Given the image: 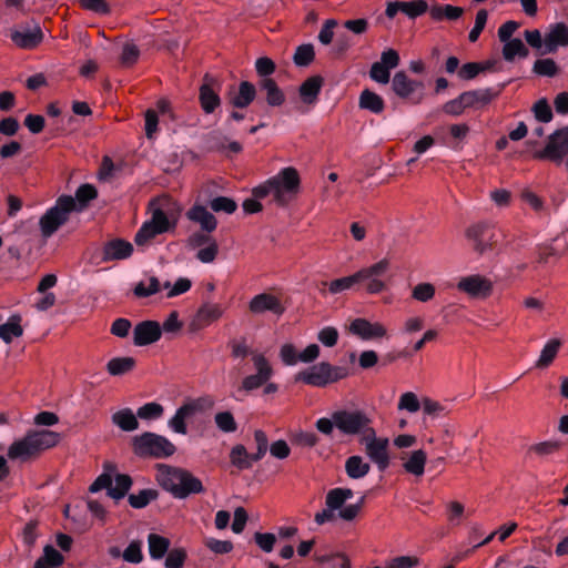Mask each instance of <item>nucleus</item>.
Instances as JSON below:
<instances>
[{
  "mask_svg": "<svg viewBox=\"0 0 568 568\" xmlns=\"http://www.w3.org/2000/svg\"><path fill=\"white\" fill-rule=\"evenodd\" d=\"M248 310L253 314H262L272 312L276 315H282L285 311L281 300L270 293H261L255 295L248 303Z\"/></svg>",
  "mask_w": 568,
  "mask_h": 568,
  "instance_id": "23",
  "label": "nucleus"
},
{
  "mask_svg": "<svg viewBox=\"0 0 568 568\" xmlns=\"http://www.w3.org/2000/svg\"><path fill=\"white\" fill-rule=\"evenodd\" d=\"M251 361L254 373L245 376L240 386V390H244L246 393L262 387L266 382L271 381L274 375L273 366L263 353L258 351L251 353Z\"/></svg>",
  "mask_w": 568,
  "mask_h": 568,
  "instance_id": "11",
  "label": "nucleus"
},
{
  "mask_svg": "<svg viewBox=\"0 0 568 568\" xmlns=\"http://www.w3.org/2000/svg\"><path fill=\"white\" fill-rule=\"evenodd\" d=\"M133 246L130 242L114 239L105 243L103 247V261L124 260L131 256Z\"/></svg>",
  "mask_w": 568,
  "mask_h": 568,
  "instance_id": "29",
  "label": "nucleus"
},
{
  "mask_svg": "<svg viewBox=\"0 0 568 568\" xmlns=\"http://www.w3.org/2000/svg\"><path fill=\"white\" fill-rule=\"evenodd\" d=\"M466 109H468V108L466 105V100H465L464 93L458 95L456 99H453V100L446 102L443 105V111L445 113H447L449 115H454V116L463 114Z\"/></svg>",
  "mask_w": 568,
  "mask_h": 568,
  "instance_id": "58",
  "label": "nucleus"
},
{
  "mask_svg": "<svg viewBox=\"0 0 568 568\" xmlns=\"http://www.w3.org/2000/svg\"><path fill=\"white\" fill-rule=\"evenodd\" d=\"M255 87L248 81H242L239 85V92L230 98V102L235 108H246L255 99Z\"/></svg>",
  "mask_w": 568,
  "mask_h": 568,
  "instance_id": "33",
  "label": "nucleus"
},
{
  "mask_svg": "<svg viewBox=\"0 0 568 568\" xmlns=\"http://www.w3.org/2000/svg\"><path fill=\"white\" fill-rule=\"evenodd\" d=\"M535 156L557 164L565 162L568 170V128L551 134L545 149Z\"/></svg>",
  "mask_w": 568,
  "mask_h": 568,
  "instance_id": "15",
  "label": "nucleus"
},
{
  "mask_svg": "<svg viewBox=\"0 0 568 568\" xmlns=\"http://www.w3.org/2000/svg\"><path fill=\"white\" fill-rule=\"evenodd\" d=\"M135 367V359L130 356L114 357L106 364V371L112 376H120L131 372Z\"/></svg>",
  "mask_w": 568,
  "mask_h": 568,
  "instance_id": "40",
  "label": "nucleus"
},
{
  "mask_svg": "<svg viewBox=\"0 0 568 568\" xmlns=\"http://www.w3.org/2000/svg\"><path fill=\"white\" fill-rule=\"evenodd\" d=\"M214 422L216 427L224 433H233L237 428L234 416L230 412H220L215 415Z\"/></svg>",
  "mask_w": 568,
  "mask_h": 568,
  "instance_id": "53",
  "label": "nucleus"
},
{
  "mask_svg": "<svg viewBox=\"0 0 568 568\" xmlns=\"http://www.w3.org/2000/svg\"><path fill=\"white\" fill-rule=\"evenodd\" d=\"M134 452L142 456H153L164 458L172 456L176 448L166 437L154 434L144 433L133 439Z\"/></svg>",
  "mask_w": 568,
  "mask_h": 568,
  "instance_id": "9",
  "label": "nucleus"
},
{
  "mask_svg": "<svg viewBox=\"0 0 568 568\" xmlns=\"http://www.w3.org/2000/svg\"><path fill=\"white\" fill-rule=\"evenodd\" d=\"M77 210V202L72 196H60L54 206L49 209L39 221L41 235L44 239L53 235L60 226L69 220L70 213Z\"/></svg>",
  "mask_w": 568,
  "mask_h": 568,
  "instance_id": "6",
  "label": "nucleus"
},
{
  "mask_svg": "<svg viewBox=\"0 0 568 568\" xmlns=\"http://www.w3.org/2000/svg\"><path fill=\"white\" fill-rule=\"evenodd\" d=\"M349 333L364 341L387 337V328L379 322H369L366 318H356L349 324Z\"/></svg>",
  "mask_w": 568,
  "mask_h": 568,
  "instance_id": "20",
  "label": "nucleus"
},
{
  "mask_svg": "<svg viewBox=\"0 0 568 568\" xmlns=\"http://www.w3.org/2000/svg\"><path fill=\"white\" fill-rule=\"evenodd\" d=\"M419 565L416 556H398L386 562L385 568H415Z\"/></svg>",
  "mask_w": 568,
  "mask_h": 568,
  "instance_id": "60",
  "label": "nucleus"
},
{
  "mask_svg": "<svg viewBox=\"0 0 568 568\" xmlns=\"http://www.w3.org/2000/svg\"><path fill=\"white\" fill-rule=\"evenodd\" d=\"M158 493L153 489H143L138 494L129 496V504L131 507L140 509L148 506L152 500L156 499Z\"/></svg>",
  "mask_w": 568,
  "mask_h": 568,
  "instance_id": "49",
  "label": "nucleus"
},
{
  "mask_svg": "<svg viewBox=\"0 0 568 568\" xmlns=\"http://www.w3.org/2000/svg\"><path fill=\"white\" fill-rule=\"evenodd\" d=\"M403 468L406 473L412 474L416 477H422L425 473V465L427 462V455L423 449H417L403 458Z\"/></svg>",
  "mask_w": 568,
  "mask_h": 568,
  "instance_id": "32",
  "label": "nucleus"
},
{
  "mask_svg": "<svg viewBox=\"0 0 568 568\" xmlns=\"http://www.w3.org/2000/svg\"><path fill=\"white\" fill-rule=\"evenodd\" d=\"M428 9V4L425 0H414V1H394L388 2L385 14L393 19L398 12L406 14L407 17L414 19L422 14H424Z\"/></svg>",
  "mask_w": 568,
  "mask_h": 568,
  "instance_id": "22",
  "label": "nucleus"
},
{
  "mask_svg": "<svg viewBox=\"0 0 568 568\" xmlns=\"http://www.w3.org/2000/svg\"><path fill=\"white\" fill-rule=\"evenodd\" d=\"M358 104L359 108L376 114L382 113L385 108L383 98L371 90L362 91Z\"/></svg>",
  "mask_w": 568,
  "mask_h": 568,
  "instance_id": "37",
  "label": "nucleus"
},
{
  "mask_svg": "<svg viewBox=\"0 0 568 568\" xmlns=\"http://www.w3.org/2000/svg\"><path fill=\"white\" fill-rule=\"evenodd\" d=\"M212 406L213 400L209 397H199L187 400L180 406L175 414L169 419V427L176 434L185 435L187 433L186 420Z\"/></svg>",
  "mask_w": 568,
  "mask_h": 568,
  "instance_id": "12",
  "label": "nucleus"
},
{
  "mask_svg": "<svg viewBox=\"0 0 568 568\" xmlns=\"http://www.w3.org/2000/svg\"><path fill=\"white\" fill-rule=\"evenodd\" d=\"M254 440L256 443V453L252 454V459L257 462L266 454L268 440L266 434L261 429L255 430Z\"/></svg>",
  "mask_w": 568,
  "mask_h": 568,
  "instance_id": "61",
  "label": "nucleus"
},
{
  "mask_svg": "<svg viewBox=\"0 0 568 568\" xmlns=\"http://www.w3.org/2000/svg\"><path fill=\"white\" fill-rule=\"evenodd\" d=\"M254 540L264 552H271L276 542V536L271 532H255Z\"/></svg>",
  "mask_w": 568,
  "mask_h": 568,
  "instance_id": "62",
  "label": "nucleus"
},
{
  "mask_svg": "<svg viewBox=\"0 0 568 568\" xmlns=\"http://www.w3.org/2000/svg\"><path fill=\"white\" fill-rule=\"evenodd\" d=\"M115 467L112 465L105 466V473L101 474L90 486L91 493H97L101 489H108V495L114 499H121L125 496L132 486V479L129 475L116 474L112 477Z\"/></svg>",
  "mask_w": 568,
  "mask_h": 568,
  "instance_id": "10",
  "label": "nucleus"
},
{
  "mask_svg": "<svg viewBox=\"0 0 568 568\" xmlns=\"http://www.w3.org/2000/svg\"><path fill=\"white\" fill-rule=\"evenodd\" d=\"M224 313L225 308L220 303L203 302L190 320L189 328L191 332L202 331L220 321Z\"/></svg>",
  "mask_w": 568,
  "mask_h": 568,
  "instance_id": "17",
  "label": "nucleus"
},
{
  "mask_svg": "<svg viewBox=\"0 0 568 568\" xmlns=\"http://www.w3.org/2000/svg\"><path fill=\"white\" fill-rule=\"evenodd\" d=\"M163 413L164 408L161 404L151 402L141 406L136 412V416L141 419L151 420L160 418Z\"/></svg>",
  "mask_w": 568,
  "mask_h": 568,
  "instance_id": "52",
  "label": "nucleus"
},
{
  "mask_svg": "<svg viewBox=\"0 0 568 568\" xmlns=\"http://www.w3.org/2000/svg\"><path fill=\"white\" fill-rule=\"evenodd\" d=\"M43 34L40 27L36 26L33 29H19L13 28L10 31V39L16 47L20 49L30 50L42 41Z\"/></svg>",
  "mask_w": 568,
  "mask_h": 568,
  "instance_id": "24",
  "label": "nucleus"
},
{
  "mask_svg": "<svg viewBox=\"0 0 568 568\" xmlns=\"http://www.w3.org/2000/svg\"><path fill=\"white\" fill-rule=\"evenodd\" d=\"M534 71L539 75L554 77L558 72V67L552 59H540L535 62Z\"/></svg>",
  "mask_w": 568,
  "mask_h": 568,
  "instance_id": "57",
  "label": "nucleus"
},
{
  "mask_svg": "<svg viewBox=\"0 0 568 568\" xmlns=\"http://www.w3.org/2000/svg\"><path fill=\"white\" fill-rule=\"evenodd\" d=\"M560 448V444L556 440H546L529 446L527 454L535 457H546L555 454Z\"/></svg>",
  "mask_w": 568,
  "mask_h": 568,
  "instance_id": "46",
  "label": "nucleus"
},
{
  "mask_svg": "<svg viewBox=\"0 0 568 568\" xmlns=\"http://www.w3.org/2000/svg\"><path fill=\"white\" fill-rule=\"evenodd\" d=\"M390 268V261L384 257L374 264L362 267L355 272L357 286L367 294L376 295L387 290V273Z\"/></svg>",
  "mask_w": 568,
  "mask_h": 568,
  "instance_id": "5",
  "label": "nucleus"
},
{
  "mask_svg": "<svg viewBox=\"0 0 568 568\" xmlns=\"http://www.w3.org/2000/svg\"><path fill=\"white\" fill-rule=\"evenodd\" d=\"M546 52H555L558 47H568V27L558 22L549 26L544 38Z\"/></svg>",
  "mask_w": 568,
  "mask_h": 568,
  "instance_id": "25",
  "label": "nucleus"
},
{
  "mask_svg": "<svg viewBox=\"0 0 568 568\" xmlns=\"http://www.w3.org/2000/svg\"><path fill=\"white\" fill-rule=\"evenodd\" d=\"M301 191V176L293 166H286L271 176L265 182L253 189L254 197L264 199L270 196L277 206H287Z\"/></svg>",
  "mask_w": 568,
  "mask_h": 568,
  "instance_id": "1",
  "label": "nucleus"
},
{
  "mask_svg": "<svg viewBox=\"0 0 568 568\" xmlns=\"http://www.w3.org/2000/svg\"><path fill=\"white\" fill-rule=\"evenodd\" d=\"M112 423L124 432H133L139 428L136 415L130 408H123L115 412L112 417Z\"/></svg>",
  "mask_w": 568,
  "mask_h": 568,
  "instance_id": "35",
  "label": "nucleus"
},
{
  "mask_svg": "<svg viewBox=\"0 0 568 568\" xmlns=\"http://www.w3.org/2000/svg\"><path fill=\"white\" fill-rule=\"evenodd\" d=\"M209 205L216 213L223 212L226 214H232L237 209L236 202L227 196L214 197L209 202Z\"/></svg>",
  "mask_w": 568,
  "mask_h": 568,
  "instance_id": "51",
  "label": "nucleus"
},
{
  "mask_svg": "<svg viewBox=\"0 0 568 568\" xmlns=\"http://www.w3.org/2000/svg\"><path fill=\"white\" fill-rule=\"evenodd\" d=\"M371 470V465L362 456L354 455L346 459L345 471L352 479L365 477Z\"/></svg>",
  "mask_w": 568,
  "mask_h": 568,
  "instance_id": "34",
  "label": "nucleus"
},
{
  "mask_svg": "<svg viewBox=\"0 0 568 568\" xmlns=\"http://www.w3.org/2000/svg\"><path fill=\"white\" fill-rule=\"evenodd\" d=\"M323 85V78L313 75L307 78L300 87V97L302 101L308 105L317 101L318 94Z\"/></svg>",
  "mask_w": 568,
  "mask_h": 568,
  "instance_id": "30",
  "label": "nucleus"
},
{
  "mask_svg": "<svg viewBox=\"0 0 568 568\" xmlns=\"http://www.w3.org/2000/svg\"><path fill=\"white\" fill-rule=\"evenodd\" d=\"M354 496L349 488H333L325 497V508L316 513L314 520L317 525L334 521L337 518L344 521H353L362 510L363 499L356 504L345 505Z\"/></svg>",
  "mask_w": 568,
  "mask_h": 568,
  "instance_id": "3",
  "label": "nucleus"
},
{
  "mask_svg": "<svg viewBox=\"0 0 568 568\" xmlns=\"http://www.w3.org/2000/svg\"><path fill=\"white\" fill-rule=\"evenodd\" d=\"M159 234L160 233L149 222H145L135 234L134 241L136 245L142 246L148 244Z\"/></svg>",
  "mask_w": 568,
  "mask_h": 568,
  "instance_id": "59",
  "label": "nucleus"
},
{
  "mask_svg": "<svg viewBox=\"0 0 568 568\" xmlns=\"http://www.w3.org/2000/svg\"><path fill=\"white\" fill-rule=\"evenodd\" d=\"M422 407L424 414L433 418H438L440 416L446 415L445 406L442 403L429 397H424L422 399Z\"/></svg>",
  "mask_w": 568,
  "mask_h": 568,
  "instance_id": "54",
  "label": "nucleus"
},
{
  "mask_svg": "<svg viewBox=\"0 0 568 568\" xmlns=\"http://www.w3.org/2000/svg\"><path fill=\"white\" fill-rule=\"evenodd\" d=\"M399 54L394 49H387L382 52L381 60L372 64L369 75L377 83L386 84L389 82L390 70L398 67Z\"/></svg>",
  "mask_w": 568,
  "mask_h": 568,
  "instance_id": "19",
  "label": "nucleus"
},
{
  "mask_svg": "<svg viewBox=\"0 0 568 568\" xmlns=\"http://www.w3.org/2000/svg\"><path fill=\"white\" fill-rule=\"evenodd\" d=\"M21 322L22 317L20 314H12L6 323L0 325V338L6 344H10L14 338H19L23 335L24 331Z\"/></svg>",
  "mask_w": 568,
  "mask_h": 568,
  "instance_id": "31",
  "label": "nucleus"
},
{
  "mask_svg": "<svg viewBox=\"0 0 568 568\" xmlns=\"http://www.w3.org/2000/svg\"><path fill=\"white\" fill-rule=\"evenodd\" d=\"M359 443L364 445L367 457L384 470L389 465L388 447L389 440L386 437H378L374 428L365 436L359 438Z\"/></svg>",
  "mask_w": 568,
  "mask_h": 568,
  "instance_id": "14",
  "label": "nucleus"
},
{
  "mask_svg": "<svg viewBox=\"0 0 568 568\" xmlns=\"http://www.w3.org/2000/svg\"><path fill=\"white\" fill-rule=\"evenodd\" d=\"M336 428L347 436H365L372 427V418L362 409H338L332 414Z\"/></svg>",
  "mask_w": 568,
  "mask_h": 568,
  "instance_id": "8",
  "label": "nucleus"
},
{
  "mask_svg": "<svg viewBox=\"0 0 568 568\" xmlns=\"http://www.w3.org/2000/svg\"><path fill=\"white\" fill-rule=\"evenodd\" d=\"M162 329L155 321H143L133 328V343L136 346H145L161 338Z\"/></svg>",
  "mask_w": 568,
  "mask_h": 568,
  "instance_id": "21",
  "label": "nucleus"
},
{
  "mask_svg": "<svg viewBox=\"0 0 568 568\" xmlns=\"http://www.w3.org/2000/svg\"><path fill=\"white\" fill-rule=\"evenodd\" d=\"M39 559L44 560L51 568L58 567L63 562V556L50 545L44 547L43 556Z\"/></svg>",
  "mask_w": 568,
  "mask_h": 568,
  "instance_id": "63",
  "label": "nucleus"
},
{
  "mask_svg": "<svg viewBox=\"0 0 568 568\" xmlns=\"http://www.w3.org/2000/svg\"><path fill=\"white\" fill-rule=\"evenodd\" d=\"M344 377L339 368L328 363H320L312 366L308 371L302 372L297 376V381H302L308 385L322 387L329 383L336 382Z\"/></svg>",
  "mask_w": 568,
  "mask_h": 568,
  "instance_id": "16",
  "label": "nucleus"
},
{
  "mask_svg": "<svg viewBox=\"0 0 568 568\" xmlns=\"http://www.w3.org/2000/svg\"><path fill=\"white\" fill-rule=\"evenodd\" d=\"M161 290V285H160V282L156 277H150L148 280V282H139L134 290H133V293L136 297H148V296H151L153 294H156L158 292H160Z\"/></svg>",
  "mask_w": 568,
  "mask_h": 568,
  "instance_id": "48",
  "label": "nucleus"
},
{
  "mask_svg": "<svg viewBox=\"0 0 568 568\" xmlns=\"http://www.w3.org/2000/svg\"><path fill=\"white\" fill-rule=\"evenodd\" d=\"M468 109H483L494 101L500 93V90L490 88L478 89L463 92Z\"/></svg>",
  "mask_w": 568,
  "mask_h": 568,
  "instance_id": "27",
  "label": "nucleus"
},
{
  "mask_svg": "<svg viewBox=\"0 0 568 568\" xmlns=\"http://www.w3.org/2000/svg\"><path fill=\"white\" fill-rule=\"evenodd\" d=\"M262 90L266 92V101L272 106H278L284 103L285 97L276 82L271 78H265L260 82Z\"/></svg>",
  "mask_w": 568,
  "mask_h": 568,
  "instance_id": "38",
  "label": "nucleus"
},
{
  "mask_svg": "<svg viewBox=\"0 0 568 568\" xmlns=\"http://www.w3.org/2000/svg\"><path fill=\"white\" fill-rule=\"evenodd\" d=\"M186 217L199 224L205 232H213L217 226L215 216L202 204H194L187 212Z\"/></svg>",
  "mask_w": 568,
  "mask_h": 568,
  "instance_id": "28",
  "label": "nucleus"
},
{
  "mask_svg": "<svg viewBox=\"0 0 568 568\" xmlns=\"http://www.w3.org/2000/svg\"><path fill=\"white\" fill-rule=\"evenodd\" d=\"M422 407V402L418 399L417 395L413 392L403 393L399 396L397 409L406 410L410 414L417 413Z\"/></svg>",
  "mask_w": 568,
  "mask_h": 568,
  "instance_id": "47",
  "label": "nucleus"
},
{
  "mask_svg": "<svg viewBox=\"0 0 568 568\" xmlns=\"http://www.w3.org/2000/svg\"><path fill=\"white\" fill-rule=\"evenodd\" d=\"M314 48L312 44H302L297 47L294 54V63L300 67L308 65L314 60Z\"/></svg>",
  "mask_w": 568,
  "mask_h": 568,
  "instance_id": "55",
  "label": "nucleus"
},
{
  "mask_svg": "<svg viewBox=\"0 0 568 568\" xmlns=\"http://www.w3.org/2000/svg\"><path fill=\"white\" fill-rule=\"evenodd\" d=\"M97 190L91 184L81 185L75 192L77 210L82 211L87 203L97 197Z\"/></svg>",
  "mask_w": 568,
  "mask_h": 568,
  "instance_id": "50",
  "label": "nucleus"
},
{
  "mask_svg": "<svg viewBox=\"0 0 568 568\" xmlns=\"http://www.w3.org/2000/svg\"><path fill=\"white\" fill-rule=\"evenodd\" d=\"M155 477L159 485L176 498L203 491L201 480L182 468L159 464Z\"/></svg>",
  "mask_w": 568,
  "mask_h": 568,
  "instance_id": "4",
  "label": "nucleus"
},
{
  "mask_svg": "<svg viewBox=\"0 0 568 568\" xmlns=\"http://www.w3.org/2000/svg\"><path fill=\"white\" fill-rule=\"evenodd\" d=\"M155 204L158 206L153 209L152 217L148 222L162 234L170 229L169 216L172 215L170 206L175 204L168 197L159 200Z\"/></svg>",
  "mask_w": 568,
  "mask_h": 568,
  "instance_id": "26",
  "label": "nucleus"
},
{
  "mask_svg": "<svg viewBox=\"0 0 568 568\" xmlns=\"http://www.w3.org/2000/svg\"><path fill=\"white\" fill-rule=\"evenodd\" d=\"M500 235L499 230L486 222L471 224L465 230V237L469 247L480 256L491 252L497 246Z\"/></svg>",
  "mask_w": 568,
  "mask_h": 568,
  "instance_id": "7",
  "label": "nucleus"
},
{
  "mask_svg": "<svg viewBox=\"0 0 568 568\" xmlns=\"http://www.w3.org/2000/svg\"><path fill=\"white\" fill-rule=\"evenodd\" d=\"M231 463L239 469L251 468L253 464L252 455L246 452L243 445H235L230 453Z\"/></svg>",
  "mask_w": 568,
  "mask_h": 568,
  "instance_id": "44",
  "label": "nucleus"
},
{
  "mask_svg": "<svg viewBox=\"0 0 568 568\" xmlns=\"http://www.w3.org/2000/svg\"><path fill=\"white\" fill-rule=\"evenodd\" d=\"M429 14L436 21H456L464 14V9L452 4L434 6L429 10Z\"/></svg>",
  "mask_w": 568,
  "mask_h": 568,
  "instance_id": "36",
  "label": "nucleus"
},
{
  "mask_svg": "<svg viewBox=\"0 0 568 568\" xmlns=\"http://www.w3.org/2000/svg\"><path fill=\"white\" fill-rule=\"evenodd\" d=\"M393 92L413 104H419L424 99V82L410 79L406 72L398 71L392 79Z\"/></svg>",
  "mask_w": 568,
  "mask_h": 568,
  "instance_id": "13",
  "label": "nucleus"
},
{
  "mask_svg": "<svg viewBox=\"0 0 568 568\" xmlns=\"http://www.w3.org/2000/svg\"><path fill=\"white\" fill-rule=\"evenodd\" d=\"M435 296V286L432 283H419L412 291V297L418 302H428Z\"/></svg>",
  "mask_w": 568,
  "mask_h": 568,
  "instance_id": "56",
  "label": "nucleus"
},
{
  "mask_svg": "<svg viewBox=\"0 0 568 568\" xmlns=\"http://www.w3.org/2000/svg\"><path fill=\"white\" fill-rule=\"evenodd\" d=\"M149 552L153 559H161L170 548V540L156 534L148 536Z\"/></svg>",
  "mask_w": 568,
  "mask_h": 568,
  "instance_id": "41",
  "label": "nucleus"
},
{
  "mask_svg": "<svg viewBox=\"0 0 568 568\" xmlns=\"http://www.w3.org/2000/svg\"><path fill=\"white\" fill-rule=\"evenodd\" d=\"M561 342L559 339H550L547 342V344L544 346L540 356L536 363L537 367L545 368L549 366L552 361L555 359L559 348H560Z\"/></svg>",
  "mask_w": 568,
  "mask_h": 568,
  "instance_id": "43",
  "label": "nucleus"
},
{
  "mask_svg": "<svg viewBox=\"0 0 568 568\" xmlns=\"http://www.w3.org/2000/svg\"><path fill=\"white\" fill-rule=\"evenodd\" d=\"M200 102L205 113H212L220 105V97L212 87L205 82L200 88Z\"/></svg>",
  "mask_w": 568,
  "mask_h": 568,
  "instance_id": "39",
  "label": "nucleus"
},
{
  "mask_svg": "<svg viewBox=\"0 0 568 568\" xmlns=\"http://www.w3.org/2000/svg\"><path fill=\"white\" fill-rule=\"evenodd\" d=\"M326 285L328 287V292L333 295L358 287L355 273L344 277L335 278L328 282Z\"/></svg>",
  "mask_w": 568,
  "mask_h": 568,
  "instance_id": "45",
  "label": "nucleus"
},
{
  "mask_svg": "<svg viewBox=\"0 0 568 568\" xmlns=\"http://www.w3.org/2000/svg\"><path fill=\"white\" fill-rule=\"evenodd\" d=\"M456 287L471 298H486L493 292L491 281L480 274L460 277Z\"/></svg>",
  "mask_w": 568,
  "mask_h": 568,
  "instance_id": "18",
  "label": "nucleus"
},
{
  "mask_svg": "<svg viewBox=\"0 0 568 568\" xmlns=\"http://www.w3.org/2000/svg\"><path fill=\"white\" fill-rule=\"evenodd\" d=\"M186 558V552L181 548L172 549L165 559L166 568H182Z\"/></svg>",
  "mask_w": 568,
  "mask_h": 568,
  "instance_id": "64",
  "label": "nucleus"
},
{
  "mask_svg": "<svg viewBox=\"0 0 568 568\" xmlns=\"http://www.w3.org/2000/svg\"><path fill=\"white\" fill-rule=\"evenodd\" d=\"M528 50L524 42L516 38L505 42L503 48V57L506 61H514L516 57L526 58Z\"/></svg>",
  "mask_w": 568,
  "mask_h": 568,
  "instance_id": "42",
  "label": "nucleus"
},
{
  "mask_svg": "<svg viewBox=\"0 0 568 568\" xmlns=\"http://www.w3.org/2000/svg\"><path fill=\"white\" fill-rule=\"evenodd\" d=\"M60 435L52 430H31L16 439L8 447V458L11 460L29 462L38 458L44 450L57 446Z\"/></svg>",
  "mask_w": 568,
  "mask_h": 568,
  "instance_id": "2",
  "label": "nucleus"
}]
</instances>
